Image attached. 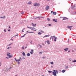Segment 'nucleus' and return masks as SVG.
Instances as JSON below:
<instances>
[{
  "instance_id": "f257e3e1",
  "label": "nucleus",
  "mask_w": 76,
  "mask_h": 76,
  "mask_svg": "<svg viewBox=\"0 0 76 76\" xmlns=\"http://www.w3.org/2000/svg\"><path fill=\"white\" fill-rule=\"evenodd\" d=\"M58 73V71L54 70L53 72V75H54V76H57V75H56L57 73Z\"/></svg>"
},
{
  "instance_id": "f03ea898",
  "label": "nucleus",
  "mask_w": 76,
  "mask_h": 76,
  "mask_svg": "<svg viewBox=\"0 0 76 76\" xmlns=\"http://www.w3.org/2000/svg\"><path fill=\"white\" fill-rule=\"evenodd\" d=\"M51 15H56V12H54L53 11H52L50 13Z\"/></svg>"
},
{
  "instance_id": "7ed1b4c3",
  "label": "nucleus",
  "mask_w": 76,
  "mask_h": 76,
  "mask_svg": "<svg viewBox=\"0 0 76 76\" xmlns=\"http://www.w3.org/2000/svg\"><path fill=\"white\" fill-rule=\"evenodd\" d=\"M34 6H39V4L38 3H36V4H33Z\"/></svg>"
},
{
  "instance_id": "20e7f679",
  "label": "nucleus",
  "mask_w": 76,
  "mask_h": 76,
  "mask_svg": "<svg viewBox=\"0 0 76 76\" xmlns=\"http://www.w3.org/2000/svg\"><path fill=\"white\" fill-rule=\"evenodd\" d=\"M8 53L7 56H8L9 58H10V57H11L12 56L10 55V53Z\"/></svg>"
},
{
  "instance_id": "39448f33",
  "label": "nucleus",
  "mask_w": 76,
  "mask_h": 76,
  "mask_svg": "<svg viewBox=\"0 0 76 76\" xmlns=\"http://www.w3.org/2000/svg\"><path fill=\"white\" fill-rule=\"evenodd\" d=\"M31 30H33L34 31H37V29L34 28H31Z\"/></svg>"
},
{
  "instance_id": "423d86ee",
  "label": "nucleus",
  "mask_w": 76,
  "mask_h": 76,
  "mask_svg": "<svg viewBox=\"0 0 76 76\" xmlns=\"http://www.w3.org/2000/svg\"><path fill=\"white\" fill-rule=\"evenodd\" d=\"M54 37H55L54 36L51 37L50 38V39H52V41H53V39H54V38H55Z\"/></svg>"
},
{
  "instance_id": "0eeeda50",
  "label": "nucleus",
  "mask_w": 76,
  "mask_h": 76,
  "mask_svg": "<svg viewBox=\"0 0 76 76\" xmlns=\"http://www.w3.org/2000/svg\"><path fill=\"white\" fill-rule=\"evenodd\" d=\"M72 27H73V26H68V28H69L70 29V30H71V29L72 28Z\"/></svg>"
},
{
  "instance_id": "6e6552de",
  "label": "nucleus",
  "mask_w": 76,
  "mask_h": 76,
  "mask_svg": "<svg viewBox=\"0 0 76 76\" xmlns=\"http://www.w3.org/2000/svg\"><path fill=\"white\" fill-rule=\"evenodd\" d=\"M49 8H50V7L49 6H48L47 7L45 8V9L46 10H48Z\"/></svg>"
},
{
  "instance_id": "1a4fd4ad",
  "label": "nucleus",
  "mask_w": 76,
  "mask_h": 76,
  "mask_svg": "<svg viewBox=\"0 0 76 76\" xmlns=\"http://www.w3.org/2000/svg\"><path fill=\"white\" fill-rule=\"evenodd\" d=\"M30 53H31V54H32L34 53V50H31L30 52Z\"/></svg>"
},
{
  "instance_id": "9d476101",
  "label": "nucleus",
  "mask_w": 76,
  "mask_h": 76,
  "mask_svg": "<svg viewBox=\"0 0 76 76\" xmlns=\"http://www.w3.org/2000/svg\"><path fill=\"white\" fill-rule=\"evenodd\" d=\"M6 18V16H4V17H0V18H1V19H4V18Z\"/></svg>"
},
{
  "instance_id": "9b49d317",
  "label": "nucleus",
  "mask_w": 76,
  "mask_h": 76,
  "mask_svg": "<svg viewBox=\"0 0 76 76\" xmlns=\"http://www.w3.org/2000/svg\"><path fill=\"white\" fill-rule=\"evenodd\" d=\"M53 20L54 22H57V20L53 19Z\"/></svg>"
},
{
  "instance_id": "f8f14e48",
  "label": "nucleus",
  "mask_w": 76,
  "mask_h": 76,
  "mask_svg": "<svg viewBox=\"0 0 76 76\" xmlns=\"http://www.w3.org/2000/svg\"><path fill=\"white\" fill-rule=\"evenodd\" d=\"M55 38V39H54V41H57V40L56 39H57V38L56 37H54Z\"/></svg>"
},
{
  "instance_id": "ddd939ff",
  "label": "nucleus",
  "mask_w": 76,
  "mask_h": 76,
  "mask_svg": "<svg viewBox=\"0 0 76 76\" xmlns=\"http://www.w3.org/2000/svg\"><path fill=\"white\" fill-rule=\"evenodd\" d=\"M64 50L65 51H67V50H69V48H66L64 49Z\"/></svg>"
},
{
  "instance_id": "4468645a",
  "label": "nucleus",
  "mask_w": 76,
  "mask_h": 76,
  "mask_svg": "<svg viewBox=\"0 0 76 76\" xmlns=\"http://www.w3.org/2000/svg\"><path fill=\"white\" fill-rule=\"evenodd\" d=\"M47 42L48 43V44H50V41L49 40H47Z\"/></svg>"
},
{
  "instance_id": "2eb2a0df",
  "label": "nucleus",
  "mask_w": 76,
  "mask_h": 76,
  "mask_svg": "<svg viewBox=\"0 0 76 76\" xmlns=\"http://www.w3.org/2000/svg\"><path fill=\"white\" fill-rule=\"evenodd\" d=\"M32 26H34L35 27V26H36V24L35 25V24H34V23H32Z\"/></svg>"
},
{
  "instance_id": "dca6fc26",
  "label": "nucleus",
  "mask_w": 76,
  "mask_h": 76,
  "mask_svg": "<svg viewBox=\"0 0 76 76\" xmlns=\"http://www.w3.org/2000/svg\"><path fill=\"white\" fill-rule=\"evenodd\" d=\"M31 3H31V1H29V2L28 3V4H31Z\"/></svg>"
},
{
  "instance_id": "f3484780",
  "label": "nucleus",
  "mask_w": 76,
  "mask_h": 76,
  "mask_svg": "<svg viewBox=\"0 0 76 76\" xmlns=\"http://www.w3.org/2000/svg\"><path fill=\"white\" fill-rule=\"evenodd\" d=\"M27 56H30V53H27Z\"/></svg>"
},
{
  "instance_id": "a211bd4d",
  "label": "nucleus",
  "mask_w": 76,
  "mask_h": 76,
  "mask_svg": "<svg viewBox=\"0 0 76 76\" xmlns=\"http://www.w3.org/2000/svg\"><path fill=\"white\" fill-rule=\"evenodd\" d=\"M48 72L49 73H52V71H49Z\"/></svg>"
},
{
  "instance_id": "6ab92c4d",
  "label": "nucleus",
  "mask_w": 76,
  "mask_h": 76,
  "mask_svg": "<svg viewBox=\"0 0 76 76\" xmlns=\"http://www.w3.org/2000/svg\"><path fill=\"white\" fill-rule=\"evenodd\" d=\"M22 54H23V56H25V53L23 52Z\"/></svg>"
},
{
  "instance_id": "aec40b11",
  "label": "nucleus",
  "mask_w": 76,
  "mask_h": 76,
  "mask_svg": "<svg viewBox=\"0 0 76 76\" xmlns=\"http://www.w3.org/2000/svg\"><path fill=\"white\" fill-rule=\"evenodd\" d=\"M62 73H64L65 72V70H63L62 71Z\"/></svg>"
},
{
  "instance_id": "412c9836",
  "label": "nucleus",
  "mask_w": 76,
  "mask_h": 76,
  "mask_svg": "<svg viewBox=\"0 0 76 76\" xmlns=\"http://www.w3.org/2000/svg\"><path fill=\"white\" fill-rule=\"evenodd\" d=\"M48 35H46L44 37V38L45 37H48Z\"/></svg>"
},
{
  "instance_id": "4be33fe9",
  "label": "nucleus",
  "mask_w": 76,
  "mask_h": 76,
  "mask_svg": "<svg viewBox=\"0 0 76 76\" xmlns=\"http://www.w3.org/2000/svg\"><path fill=\"white\" fill-rule=\"evenodd\" d=\"M20 59H18L17 61H20Z\"/></svg>"
},
{
  "instance_id": "5701e85b",
  "label": "nucleus",
  "mask_w": 76,
  "mask_h": 76,
  "mask_svg": "<svg viewBox=\"0 0 76 76\" xmlns=\"http://www.w3.org/2000/svg\"><path fill=\"white\" fill-rule=\"evenodd\" d=\"M38 34H39V35H41V33L39 32L38 33Z\"/></svg>"
},
{
  "instance_id": "b1692460",
  "label": "nucleus",
  "mask_w": 76,
  "mask_h": 76,
  "mask_svg": "<svg viewBox=\"0 0 76 76\" xmlns=\"http://www.w3.org/2000/svg\"><path fill=\"white\" fill-rule=\"evenodd\" d=\"M27 28H29V29H31V28H32V27H29L28 26H27Z\"/></svg>"
},
{
  "instance_id": "393cba45",
  "label": "nucleus",
  "mask_w": 76,
  "mask_h": 76,
  "mask_svg": "<svg viewBox=\"0 0 76 76\" xmlns=\"http://www.w3.org/2000/svg\"><path fill=\"white\" fill-rule=\"evenodd\" d=\"M26 32H28V33H33V32H28V31H26Z\"/></svg>"
},
{
  "instance_id": "a878e982",
  "label": "nucleus",
  "mask_w": 76,
  "mask_h": 76,
  "mask_svg": "<svg viewBox=\"0 0 76 76\" xmlns=\"http://www.w3.org/2000/svg\"><path fill=\"white\" fill-rule=\"evenodd\" d=\"M72 62H76V60H75L74 61H72Z\"/></svg>"
},
{
  "instance_id": "bb28decb",
  "label": "nucleus",
  "mask_w": 76,
  "mask_h": 76,
  "mask_svg": "<svg viewBox=\"0 0 76 76\" xmlns=\"http://www.w3.org/2000/svg\"><path fill=\"white\" fill-rule=\"evenodd\" d=\"M50 64H53V62H50Z\"/></svg>"
},
{
  "instance_id": "cd10ccee",
  "label": "nucleus",
  "mask_w": 76,
  "mask_h": 76,
  "mask_svg": "<svg viewBox=\"0 0 76 76\" xmlns=\"http://www.w3.org/2000/svg\"><path fill=\"white\" fill-rule=\"evenodd\" d=\"M39 54H42V52H39Z\"/></svg>"
},
{
  "instance_id": "c85d7f7f",
  "label": "nucleus",
  "mask_w": 76,
  "mask_h": 76,
  "mask_svg": "<svg viewBox=\"0 0 76 76\" xmlns=\"http://www.w3.org/2000/svg\"><path fill=\"white\" fill-rule=\"evenodd\" d=\"M21 14H22V15H23V14H24V12H21Z\"/></svg>"
},
{
  "instance_id": "c756f323",
  "label": "nucleus",
  "mask_w": 76,
  "mask_h": 76,
  "mask_svg": "<svg viewBox=\"0 0 76 76\" xmlns=\"http://www.w3.org/2000/svg\"><path fill=\"white\" fill-rule=\"evenodd\" d=\"M12 43L10 44L9 45V46L11 45H12Z\"/></svg>"
},
{
  "instance_id": "7c9ffc66",
  "label": "nucleus",
  "mask_w": 76,
  "mask_h": 76,
  "mask_svg": "<svg viewBox=\"0 0 76 76\" xmlns=\"http://www.w3.org/2000/svg\"><path fill=\"white\" fill-rule=\"evenodd\" d=\"M4 31L5 32H6V30L5 29L4 30Z\"/></svg>"
},
{
  "instance_id": "2f4dec72",
  "label": "nucleus",
  "mask_w": 76,
  "mask_h": 76,
  "mask_svg": "<svg viewBox=\"0 0 76 76\" xmlns=\"http://www.w3.org/2000/svg\"><path fill=\"white\" fill-rule=\"evenodd\" d=\"M40 32H43V31L41 30H40Z\"/></svg>"
},
{
  "instance_id": "473e14b6",
  "label": "nucleus",
  "mask_w": 76,
  "mask_h": 76,
  "mask_svg": "<svg viewBox=\"0 0 76 76\" xmlns=\"http://www.w3.org/2000/svg\"><path fill=\"white\" fill-rule=\"evenodd\" d=\"M40 48H42V46H41V45H40Z\"/></svg>"
},
{
  "instance_id": "72a5a7b5",
  "label": "nucleus",
  "mask_w": 76,
  "mask_h": 76,
  "mask_svg": "<svg viewBox=\"0 0 76 76\" xmlns=\"http://www.w3.org/2000/svg\"><path fill=\"white\" fill-rule=\"evenodd\" d=\"M15 60H16V61H17V60L16 59V58H15Z\"/></svg>"
},
{
  "instance_id": "f704fd0d",
  "label": "nucleus",
  "mask_w": 76,
  "mask_h": 76,
  "mask_svg": "<svg viewBox=\"0 0 76 76\" xmlns=\"http://www.w3.org/2000/svg\"><path fill=\"white\" fill-rule=\"evenodd\" d=\"M47 20H50V19H49V18H48V19H47Z\"/></svg>"
},
{
  "instance_id": "c9c22d12",
  "label": "nucleus",
  "mask_w": 76,
  "mask_h": 76,
  "mask_svg": "<svg viewBox=\"0 0 76 76\" xmlns=\"http://www.w3.org/2000/svg\"><path fill=\"white\" fill-rule=\"evenodd\" d=\"M45 58V57L44 56V57H42V58Z\"/></svg>"
},
{
  "instance_id": "e433bc0d",
  "label": "nucleus",
  "mask_w": 76,
  "mask_h": 76,
  "mask_svg": "<svg viewBox=\"0 0 76 76\" xmlns=\"http://www.w3.org/2000/svg\"><path fill=\"white\" fill-rule=\"evenodd\" d=\"M24 30V29H23L22 31V32H24V31H23Z\"/></svg>"
},
{
  "instance_id": "4c0bfd02",
  "label": "nucleus",
  "mask_w": 76,
  "mask_h": 76,
  "mask_svg": "<svg viewBox=\"0 0 76 76\" xmlns=\"http://www.w3.org/2000/svg\"><path fill=\"white\" fill-rule=\"evenodd\" d=\"M25 34H24L23 36H22L21 37H24V36H25Z\"/></svg>"
},
{
  "instance_id": "58836bf2",
  "label": "nucleus",
  "mask_w": 76,
  "mask_h": 76,
  "mask_svg": "<svg viewBox=\"0 0 76 76\" xmlns=\"http://www.w3.org/2000/svg\"><path fill=\"white\" fill-rule=\"evenodd\" d=\"M63 20H65L66 19H65V18H63Z\"/></svg>"
},
{
  "instance_id": "ea45409f",
  "label": "nucleus",
  "mask_w": 76,
  "mask_h": 76,
  "mask_svg": "<svg viewBox=\"0 0 76 76\" xmlns=\"http://www.w3.org/2000/svg\"><path fill=\"white\" fill-rule=\"evenodd\" d=\"M8 31H9V32H10V29H9L8 30Z\"/></svg>"
},
{
  "instance_id": "a19ab883",
  "label": "nucleus",
  "mask_w": 76,
  "mask_h": 76,
  "mask_svg": "<svg viewBox=\"0 0 76 76\" xmlns=\"http://www.w3.org/2000/svg\"><path fill=\"white\" fill-rule=\"evenodd\" d=\"M30 43L31 44H32V41H31Z\"/></svg>"
},
{
  "instance_id": "79ce46f5",
  "label": "nucleus",
  "mask_w": 76,
  "mask_h": 76,
  "mask_svg": "<svg viewBox=\"0 0 76 76\" xmlns=\"http://www.w3.org/2000/svg\"><path fill=\"white\" fill-rule=\"evenodd\" d=\"M39 18V17H37L36 19H37V18Z\"/></svg>"
},
{
  "instance_id": "37998d69",
  "label": "nucleus",
  "mask_w": 76,
  "mask_h": 76,
  "mask_svg": "<svg viewBox=\"0 0 76 76\" xmlns=\"http://www.w3.org/2000/svg\"><path fill=\"white\" fill-rule=\"evenodd\" d=\"M15 37H16V36H18V33L17 34V35L15 36Z\"/></svg>"
},
{
  "instance_id": "c03bdc74",
  "label": "nucleus",
  "mask_w": 76,
  "mask_h": 76,
  "mask_svg": "<svg viewBox=\"0 0 76 76\" xmlns=\"http://www.w3.org/2000/svg\"><path fill=\"white\" fill-rule=\"evenodd\" d=\"M9 48H9V47H8V48H7V49H9Z\"/></svg>"
},
{
  "instance_id": "a18cd8bd",
  "label": "nucleus",
  "mask_w": 76,
  "mask_h": 76,
  "mask_svg": "<svg viewBox=\"0 0 76 76\" xmlns=\"http://www.w3.org/2000/svg\"><path fill=\"white\" fill-rule=\"evenodd\" d=\"M48 26H51V24L48 25Z\"/></svg>"
},
{
  "instance_id": "49530a36",
  "label": "nucleus",
  "mask_w": 76,
  "mask_h": 76,
  "mask_svg": "<svg viewBox=\"0 0 76 76\" xmlns=\"http://www.w3.org/2000/svg\"><path fill=\"white\" fill-rule=\"evenodd\" d=\"M22 48H23V50H24V47H23Z\"/></svg>"
},
{
  "instance_id": "de8ad7c7",
  "label": "nucleus",
  "mask_w": 76,
  "mask_h": 76,
  "mask_svg": "<svg viewBox=\"0 0 76 76\" xmlns=\"http://www.w3.org/2000/svg\"><path fill=\"white\" fill-rule=\"evenodd\" d=\"M0 66H1V63L0 62Z\"/></svg>"
},
{
  "instance_id": "09e8293b",
  "label": "nucleus",
  "mask_w": 76,
  "mask_h": 76,
  "mask_svg": "<svg viewBox=\"0 0 76 76\" xmlns=\"http://www.w3.org/2000/svg\"><path fill=\"white\" fill-rule=\"evenodd\" d=\"M18 64H20V62H18Z\"/></svg>"
},
{
  "instance_id": "8fccbe9b",
  "label": "nucleus",
  "mask_w": 76,
  "mask_h": 76,
  "mask_svg": "<svg viewBox=\"0 0 76 76\" xmlns=\"http://www.w3.org/2000/svg\"><path fill=\"white\" fill-rule=\"evenodd\" d=\"M9 28H11L10 27V26H9Z\"/></svg>"
},
{
  "instance_id": "3c124183",
  "label": "nucleus",
  "mask_w": 76,
  "mask_h": 76,
  "mask_svg": "<svg viewBox=\"0 0 76 76\" xmlns=\"http://www.w3.org/2000/svg\"><path fill=\"white\" fill-rule=\"evenodd\" d=\"M11 40H12V41H13V39H11Z\"/></svg>"
},
{
  "instance_id": "603ef678",
  "label": "nucleus",
  "mask_w": 76,
  "mask_h": 76,
  "mask_svg": "<svg viewBox=\"0 0 76 76\" xmlns=\"http://www.w3.org/2000/svg\"><path fill=\"white\" fill-rule=\"evenodd\" d=\"M72 9H73V8H74V7H72Z\"/></svg>"
},
{
  "instance_id": "864d4df0",
  "label": "nucleus",
  "mask_w": 76,
  "mask_h": 76,
  "mask_svg": "<svg viewBox=\"0 0 76 76\" xmlns=\"http://www.w3.org/2000/svg\"><path fill=\"white\" fill-rule=\"evenodd\" d=\"M70 52V50H69V51H68V53H69Z\"/></svg>"
},
{
  "instance_id": "5fc2aeb1",
  "label": "nucleus",
  "mask_w": 76,
  "mask_h": 76,
  "mask_svg": "<svg viewBox=\"0 0 76 76\" xmlns=\"http://www.w3.org/2000/svg\"><path fill=\"white\" fill-rule=\"evenodd\" d=\"M39 18H42V17H39Z\"/></svg>"
},
{
  "instance_id": "6e6d98bb",
  "label": "nucleus",
  "mask_w": 76,
  "mask_h": 76,
  "mask_svg": "<svg viewBox=\"0 0 76 76\" xmlns=\"http://www.w3.org/2000/svg\"><path fill=\"white\" fill-rule=\"evenodd\" d=\"M74 7H75V5H74Z\"/></svg>"
},
{
  "instance_id": "4d7b16f0",
  "label": "nucleus",
  "mask_w": 76,
  "mask_h": 76,
  "mask_svg": "<svg viewBox=\"0 0 76 76\" xmlns=\"http://www.w3.org/2000/svg\"><path fill=\"white\" fill-rule=\"evenodd\" d=\"M51 67H52V68H53V66H51Z\"/></svg>"
},
{
  "instance_id": "13d9d810",
  "label": "nucleus",
  "mask_w": 76,
  "mask_h": 76,
  "mask_svg": "<svg viewBox=\"0 0 76 76\" xmlns=\"http://www.w3.org/2000/svg\"><path fill=\"white\" fill-rule=\"evenodd\" d=\"M75 51H76V50H75Z\"/></svg>"
},
{
  "instance_id": "bf43d9fd",
  "label": "nucleus",
  "mask_w": 76,
  "mask_h": 76,
  "mask_svg": "<svg viewBox=\"0 0 76 76\" xmlns=\"http://www.w3.org/2000/svg\"><path fill=\"white\" fill-rule=\"evenodd\" d=\"M20 58V59L21 58L20 57V58Z\"/></svg>"
},
{
  "instance_id": "052dcab7",
  "label": "nucleus",
  "mask_w": 76,
  "mask_h": 76,
  "mask_svg": "<svg viewBox=\"0 0 76 76\" xmlns=\"http://www.w3.org/2000/svg\"><path fill=\"white\" fill-rule=\"evenodd\" d=\"M47 1H50V0H47Z\"/></svg>"
},
{
  "instance_id": "680f3d73",
  "label": "nucleus",
  "mask_w": 76,
  "mask_h": 76,
  "mask_svg": "<svg viewBox=\"0 0 76 76\" xmlns=\"http://www.w3.org/2000/svg\"><path fill=\"white\" fill-rule=\"evenodd\" d=\"M42 45H44V43L42 44Z\"/></svg>"
},
{
  "instance_id": "e2e57ef3",
  "label": "nucleus",
  "mask_w": 76,
  "mask_h": 76,
  "mask_svg": "<svg viewBox=\"0 0 76 76\" xmlns=\"http://www.w3.org/2000/svg\"><path fill=\"white\" fill-rule=\"evenodd\" d=\"M27 48V47H26L25 48Z\"/></svg>"
},
{
  "instance_id": "0e129e2a",
  "label": "nucleus",
  "mask_w": 76,
  "mask_h": 76,
  "mask_svg": "<svg viewBox=\"0 0 76 76\" xmlns=\"http://www.w3.org/2000/svg\"><path fill=\"white\" fill-rule=\"evenodd\" d=\"M72 52H74L73 50H72Z\"/></svg>"
},
{
  "instance_id": "69168bd1",
  "label": "nucleus",
  "mask_w": 76,
  "mask_h": 76,
  "mask_svg": "<svg viewBox=\"0 0 76 76\" xmlns=\"http://www.w3.org/2000/svg\"><path fill=\"white\" fill-rule=\"evenodd\" d=\"M7 47H9V45H7Z\"/></svg>"
},
{
  "instance_id": "338daca9",
  "label": "nucleus",
  "mask_w": 76,
  "mask_h": 76,
  "mask_svg": "<svg viewBox=\"0 0 76 76\" xmlns=\"http://www.w3.org/2000/svg\"><path fill=\"white\" fill-rule=\"evenodd\" d=\"M10 47V48H11V47Z\"/></svg>"
},
{
  "instance_id": "774afa93",
  "label": "nucleus",
  "mask_w": 76,
  "mask_h": 76,
  "mask_svg": "<svg viewBox=\"0 0 76 76\" xmlns=\"http://www.w3.org/2000/svg\"><path fill=\"white\" fill-rule=\"evenodd\" d=\"M46 42L45 44H46Z\"/></svg>"
}]
</instances>
